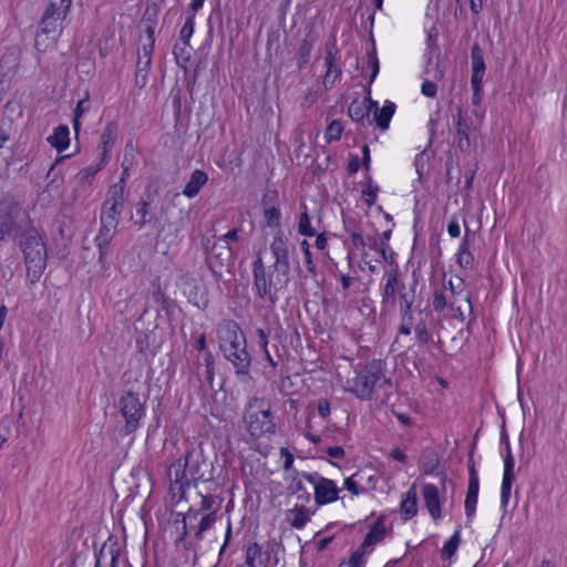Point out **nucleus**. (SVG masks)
I'll return each mask as SVG.
<instances>
[{
  "label": "nucleus",
  "instance_id": "obj_1",
  "mask_svg": "<svg viewBox=\"0 0 567 567\" xmlns=\"http://www.w3.org/2000/svg\"><path fill=\"white\" fill-rule=\"evenodd\" d=\"M270 251L275 258L271 274L266 272L260 256H257L252 262V288L260 301L274 307L290 282L291 261L298 257V254L296 245L285 239L281 231L274 237Z\"/></svg>",
  "mask_w": 567,
  "mask_h": 567
},
{
  "label": "nucleus",
  "instance_id": "obj_40",
  "mask_svg": "<svg viewBox=\"0 0 567 567\" xmlns=\"http://www.w3.org/2000/svg\"><path fill=\"white\" fill-rule=\"evenodd\" d=\"M391 230H385L380 237V245H379V252L381 257L390 262V265L394 264V252L390 248V246L386 244V241L391 238Z\"/></svg>",
  "mask_w": 567,
  "mask_h": 567
},
{
  "label": "nucleus",
  "instance_id": "obj_17",
  "mask_svg": "<svg viewBox=\"0 0 567 567\" xmlns=\"http://www.w3.org/2000/svg\"><path fill=\"white\" fill-rule=\"evenodd\" d=\"M471 59H472V78L471 84H474L476 87L480 83H483V78L485 74L486 65L484 61L483 50L478 43H474L471 50Z\"/></svg>",
  "mask_w": 567,
  "mask_h": 567
},
{
  "label": "nucleus",
  "instance_id": "obj_16",
  "mask_svg": "<svg viewBox=\"0 0 567 567\" xmlns=\"http://www.w3.org/2000/svg\"><path fill=\"white\" fill-rule=\"evenodd\" d=\"M370 106L373 110V121L381 131H385L389 127L390 121L395 112V104L391 101H385L384 105L379 109L378 103L368 100Z\"/></svg>",
  "mask_w": 567,
  "mask_h": 567
},
{
  "label": "nucleus",
  "instance_id": "obj_63",
  "mask_svg": "<svg viewBox=\"0 0 567 567\" xmlns=\"http://www.w3.org/2000/svg\"><path fill=\"white\" fill-rule=\"evenodd\" d=\"M199 287L195 286L189 292V301L200 309H206L208 306V299L205 296H198Z\"/></svg>",
  "mask_w": 567,
  "mask_h": 567
},
{
  "label": "nucleus",
  "instance_id": "obj_21",
  "mask_svg": "<svg viewBox=\"0 0 567 567\" xmlns=\"http://www.w3.org/2000/svg\"><path fill=\"white\" fill-rule=\"evenodd\" d=\"M136 347L145 360L153 358L157 348L154 331L146 330L138 332Z\"/></svg>",
  "mask_w": 567,
  "mask_h": 567
},
{
  "label": "nucleus",
  "instance_id": "obj_6",
  "mask_svg": "<svg viewBox=\"0 0 567 567\" xmlns=\"http://www.w3.org/2000/svg\"><path fill=\"white\" fill-rule=\"evenodd\" d=\"M117 406L125 421L124 433L132 434L140 427V422L145 416V402L141 401L137 393L128 390L120 398Z\"/></svg>",
  "mask_w": 567,
  "mask_h": 567
},
{
  "label": "nucleus",
  "instance_id": "obj_41",
  "mask_svg": "<svg viewBox=\"0 0 567 567\" xmlns=\"http://www.w3.org/2000/svg\"><path fill=\"white\" fill-rule=\"evenodd\" d=\"M152 52L150 45H142L138 50L136 70L148 72L152 62Z\"/></svg>",
  "mask_w": 567,
  "mask_h": 567
},
{
  "label": "nucleus",
  "instance_id": "obj_56",
  "mask_svg": "<svg viewBox=\"0 0 567 567\" xmlns=\"http://www.w3.org/2000/svg\"><path fill=\"white\" fill-rule=\"evenodd\" d=\"M415 334L421 344H429L432 341V336L427 331L426 324L424 321H420L415 326Z\"/></svg>",
  "mask_w": 567,
  "mask_h": 567
},
{
  "label": "nucleus",
  "instance_id": "obj_47",
  "mask_svg": "<svg viewBox=\"0 0 567 567\" xmlns=\"http://www.w3.org/2000/svg\"><path fill=\"white\" fill-rule=\"evenodd\" d=\"M300 248L305 255V264H306L308 272L312 276H316V274H317L316 265L312 259V254L310 251V244L308 243V240L303 239L300 244Z\"/></svg>",
  "mask_w": 567,
  "mask_h": 567
},
{
  "label": "nucleus",
  "instance_id": "obj_53",
  "mask_svg": "<svg viewBox=\"0 0 567 567\" xmlns=\"http://www.w3.org/2000/svg\"><path fill=\"white\" fill-rule=\"evenodd\" d=\"M437 30L436 28H432L426 37V45L429 49V56H427V65L431 63L434 52L439 50L436 45V39H437Z\"/></svg>",
  "mask_w": 567,
  "mask_h": 567
},
{
  "label": "nucleus",
  "instance_id": "obj_30",
  "mask_svg": "<svg viewBox=\"0 0 567 567\" xmlns=\"http://www.w3.org/2000/svg\"><path fill=\"white\" fill-rule=\"evenodd\" d=\"M369 97H365L363 101L354 100L350 103L348 107L349 116L355 121L360 122L365 116L369 118V114L372 111V106L368 103Z\"/></svg>",
  "mask_w": 567,
  "mask_h": 567
},
{
  "label": "nucleus",
  "instance_id": "obj_31",
  "mask_svg": "<svg viewBox=\"0 0 567 567\" xmlns=\"http://www.w3.org/2000/svg\"><path fill=\"white\" fill-rule=\"evenodd\" d=\"M123 206L118 205H106V203H103L101 208V216H100V223L104 224H111V226H118L120 224V216L123 212Z\"/></svg>",
  "mask_w": 567,
  "mask_h": 567
},
{
  "label": "nucleus",
  "instance_id": "obj_50",
  "mask_svg": "<svg viewBox=\"0 0 567 567\" xmlns=\"http://www.w3.org/2000/svg\"><path fill=\"white\" fill-rule=\"evenodd\" d=\"M204 362H205L204 377H205L206 382L212 388L213 381H214V375H215V369H214L215 361H214V357L210 352L205 353Z\"/></svg>",
  "mask_w": 567,
  "mask_h": 567
},
{
  "label": "nucleus",
  "instance_id": "obj_34",
  "mask_svg": "<svg viewBox=\"0 0 567 567\" xmlns=\"http://www.w3.org/2000/svg\"><path fill=\"white\" fill-rule=\"evenodd\" d=\"M434 155L435 150L432 148V144H427V146L416 155L414 166L420 179L422 178L425 167Z\"/></svg>",
  "mask_w": 567,
  "mask_h": 567
},
{
  "label": "nucleus",
  "instance_id": "obj_38",
  "mask_svg": "<svg viewBox=\"0 0 567 567\" xmlns=\"http://www.w3.org/2000/svg\"><path fill=\"white\" fill-rule=\"evenodd\" d=\"M90 110V99H89V92L85 93V96L81 99L76 107L74 110V118H73V127L75 131V137H79V130H80V117L86 113Z\"/></svg>",
  "mask_w": 567,
  "mask_h": 567
},
{
  "label": "nucleus",
  "instance_id": "obj_29",
  "mask_svg": "<svg viewBox=\"0 0 567 567\" xmlns=\"http://www.w3.org/2000/svg\"><path fill=\"white\" fill-rule=\"evenodd\" d=\"M72 0H49L44 14L64 20L70 11Z\"/></svg>",
  "mask_w": 567,
  "mask_h": 567
},
{
  "label": "nucleus",
  "instance_id": "obj_7",
  "mask_svg": "<svg viewBox=\"0 0 567 567\" xmlns=\"http://www.w3.org/2000/svg\"><path fill=\"white\" fill-rule=\"evenodd\" d=\"M300 476L313 485L315 502L318 506L333 503L339 498L340 489L332 480L323 477L317 472H302Z\"/></svg>",
  "mask_w": 567,
  "mask_h": 567
},
{
  "label": "nucleus",
  "instance_id": "obj_5",
  "mask_svg": "<svg viewBox=\"0 0 567 567\" xmlns=\"http://www.w3.org/2000/svg\"><path fill=\"white\" fill-rule=\"evenodd\" d=\"M381 380L390 384V380L384 375V362L382 360H372L358 372L351 391L360 400H371L374 388Z\"/></svg>",
  "mask_w": 567,
  "mask_h": 567
},
{
  "label": "nucleus",
  "instance_id": "obj_13",
  "mask_svg": "<svg viewBox=\"0 0 567 567\" xmlns=\"http://www.w3.org/2000/svg\"><path fill=\"white\" fill-rule=\"evenodd\" d=\"M223 354L225 359L233 364L235 373L239 380L250 378L251 357L247 348L241 349L240 351H237V349L230 350V352Z\"/></svg>",
  "mask_w": 567,
  "mask_h": 567
},
{
  "label": "nucleus",
  "instance_id": "obj_37",
  "mask_svg": "<svg viewBox=\"0 0 567 567\" xmlns=\"http://www.w3.org/2000/svg\"><path fill=\"white\" fill-rule=\"evenodd\" d=\"M461 544L460 529H456L455 533L451 536V538L444 544L441 550L442 559L446 560L454 556L458 546Z\"/></svg>",
  "mask_w": 567,
  "mask_h": 567
},
{
  "label": "nucleus",
  "instance_id": "obj_60",
  "mask_svg": "<svg viewBox=\"0 0 567 567\" xmlns=\"http://www.w3.org/2000/svg\"><path fill=\"white\" fill-rule=\"evenodd\" d=\"M337 53V44L336 40H333L327 44V54L324 56V64L327 68H329V71H331V65L336 64Z\"/></svg>",
  "mask_w": 567,
  "mask_h": 567
},
{
  "label": "nucleus",
  "instance_id": "obj_28",
  "mask_svg": "<svg viewBox=\"0 0 567 567\" xmlns=\"http://www.w3.org/2000/svg\"><path fill=\"white\" fill-rule=\"evenodd\" d=\"M480 491V481L468 480V488L464 502L465 514L468 519L473 517L476 509Z\"/></svg>",
  "mask_w": 567,
  "mask_h": 567
},
{
  "label": "nucleus",
  "instance_id": "obj_25",
  "mask_svg": "<svg viewBox=\"0 0 567 567\" xmlns=\"http://www.w3.org/2000/svg\"><path fill=\"white\" fill-rule=\"evenodd\" d=\"M59 21H62V20L43 13L41 21H40V25H39V31L37 32V35H35L34 44L38 50H42L41 49V45H42L41 39L43 35H49L51 33L56 32Z\"/></svg>",
  "mask_w": 567,
  "mask_h": 567
},
{
  "label": "nucleus",
  "instance_id": "obj_24",
  "mask_svg": "<svg viewBox=\"0 0 567 567\" xmlns=\"http://www.w3.org/2000/svg\"><path fill=\"white\" fill-rule=\"evenodd\" d=\"M207 181L208 176L204 171L195 169L192 173L189 181L186 183L183 194L188 198L195 197Z\"/></svg>",
  "mask_w": 567,
  "mask_h": 567
},
{
  "label": "nucleus",
  "instance_id": "obj_32",
  "mask_svg": "<svg viewBox=\"0 0 567 567\" xmlns=\"http://www.w3.org/2000/svg\"><path fill=\"white\" fill-rule=\"evenodd\" d=\"M187 468V460L186 456L184 458H178L168 467V477L169 481L174 482V485L177 486L179 482H190L186 476Z\"/></svg>",
  "mask_w": 567,
  "mask_h": 567
},
{
  "label": "nucleus",
  "instance_id": "obj_27",
  "mask_svg": "<svg viewBox=\"0 0 567 567\" xmlns=\"http://www.w3.org/2000/svg\"><path fill=\"white\" fill-rule=\"evenodd\" d=\"M420 466L426 475L434 473L440 465V456L434 449L426 447L422 451L420 457Z\"/></svg>",
  "mask_w": 567,
  "mask_h": 567
},
{
  "label": "nucleus",
  "instance_id": "obj_51",
  "mask_svg": "<svg viewBox=\"0 0 567 567\" xmlns=\"http://www.w3.org/2000/svg\"><path fill=\"white\" fill-rule=\"evenodd\" d=\"M70 131L68 125H59L54 128L52 135L47 137L45 142H70Z\"/></svg>",
  "mask_w": 567,
  "mask_h": 567
},
{
  "label": "nucleus",
  "instance_id": "obj_62",
  "mask_svg": "<svg viewBox=\"0 0 567 567\" xmlns=\"http://www.w3.org/2000/svg\"><path fill=\"white\" fill-rule=\"evenodd\" d=\"M169 493L173 497H178V501L185 498L186 488L189 486L190 482H179L177 486L174 485V482L169 481Z\"/></svg>",
  "mask_w": 567,
  "mask_h": 567
},
{
  "label": "nucleus",
  "instance_id": "obj_54",
  "mask_svg": "<svg viewBox=\"0 0 567 567\" xmlns=\"http://www.w3.org/2000/svg\"><path fill=\"white\" fill-rule=\"evenodd\" d=\"M202 513L199 508L195 509L189 507L186 514H178L181 516V522L183 523V532L177 542H183L187 536V518H197V516Z\"/></svg>",
  "mask_w": 567,
  "mask_h": 567
},
{
  "label": "nucleus",
  "instance_id": "obj_9",
  "mask_svg": "<svg viewBox=\"0 0 567 567\" xmlns=\"http://www.w3.org/2000/svg\"><path fill=\"white\" fill-rule=\"evenodd\" d=\"M206 262L216 280L221 279L223 269L231 261V248L227 245L214 243L210 247L205 245Z\"/></svg>",
  "mask_w": 567,
  "mask_h": 567
},
{
  "label": "nucleus",
  "instance_id": "obj_15",
  "mask_svg": "<svg viewBox=\"0 0 567 567\" xmlns=\"http://www.w3.org/2000/svg\"><path fill=\"white\" fill-rule=\"evenodd\" d=\"M424 504L431 515L436 520L441 517V499L439 488L433 484H425L422 487Z\"/></svg>",
  "mask_w": 567,
  "mask_h": 567
},
{
  "label": "nucleus",
  "instance_id": "obj_59",
  "mask_svg": "<svg viewBox=\"0 0 567 567\" xmlns=\"http://www.w3.org/2000/svg\"><path fill=\"white\" fill-rule=\"evenodd\" d=\"M199 367L200 364L198 363L196 370L188 378V388L195 393H199L200 389L203 388V380L200 378Z\"/></svg>",
  "mask_w": 567,
  "mask_h": 567
},
{
  "label": "nucleus",
  "instance_id": "obj_42",
  "mask_svg": "<svg viewBox=\"0 0 567 567\" xmlns=\"http://www.w3.org/2000/svg\"><path fill=\"white\" fill-rule=\"evenodd\" d=\"M287 489L289 494L297 495L301 503H309L311 499V495L306 491L301 480H293Z\"/></svg>",
  "mask_w": 567,
  "mask_h": 567
},
{
  "label": "nucleus",
  "instance_id": "obj_39",
  "mask_svg": "<svg viewBox=\"0 0 567 567\" xmlns=\"http://www.w3.org/2000/svg\"><path fill=\"white\" fill-rule=\"evenodd\" d=\"M303 208L305 210L300 214L298 220V233L305 237H313L317 235V230L311 226L307 207L303 206Z\"/></svg>",
  "mask_w": 567,
  "mask_h": 567
},
{
  "label": "nucleus",
  "instance_id": "obj_44",
  "mask_svg": "<svg viewBox=\"0 0 567 567\" xmlns=\"http://www.w3.org/2000/svg\"><path fill=\"white\" fill-rule=\"evenodd\" d=\"M216 522V512L213 511L206 514L199 522L198 528L195 533V539L200 540L203 538V533L208 530Z\"/></svg>",
  "mask_w": 567,
  "mask_h": 567
},
{
  "label": "nucleus",
  "instance_id": "obj_14",
  "mask_svg": "<svg viewBox=\"0 0 567 567\" xmlns=\"http://www.w3.org/2000/svg\"><path fill=\"white\" fill-rule=\"evenodd\" d=\"M131 219L138 227V229L151 226L156 228L158 231V220L155 217L154 209L152 208L151 203L143 198L137 202L135 206V215H132Z\"/></svg>",
  "mask_w": 567,
  "mask_h": 567
},
{
  "label": "nucleus",
  "instance_id": "obj_18",
  "mask_svg": "<svg viewBox=\"0 0 567 567\" xmlns=\"http://www.w3.org/2000/svg\"><path fill=\"white\" fill-rule=\"evenodd\" d=\"M217 332L219 349L224 346H227L228 342L238 340V338L240 339L243 336H245L239 324L231 319L223 320L218 326Z\"/></svg>",
  "mask_w": 567,
  "mask_h": 567
},
{
  "label": "nucleus",
  "instance_id": "obj_57",
  "mask_svg": "<svg viewBox=\"0 0 567 567\" xmlns=\"http://www.w3.org/2000/svg\"><path fill=\"white\" fill-rule=\"evenodd\" d=\"M117 133H118V125L114 122L107 123V125L105 126V128L102 133L101 142L115 141L118 137Z\"/></svg>",
  "mask_w": 567,
  "mask_h": 567
},
{
  "label": "nucleus",
  "instance_id": "obj_33",
  "mask_svg": "<svg viewBox=\"0 0 567 567\" xmlns=\"http://www.w3.org/2000/svg\"><path fill=\"white\" fill-rule=\"evenodd\" d=\"M413 277H414V279H413V282H412L410 289L406 290V287L404 286V290L402 289L396 297L400 310L412 308V306L415 301V288L417 285L416 270L413 271Z\"/></svg>",
  "mask_w": 567,
  "mask_h": 567
},
{
  "label": "nucleus",
  "instance_id": "obj_26",
  "mask_svg": "<svg viewBox=\"0 0 567 567\" xmlns=\"http://www.w3.org/2000/svg\"><path fill=\"white\" fill-rule=\"evenodd\" d=\"M256 560H259V564L266 567L269 560V553L262 551V548L258 543H252L246 549L245 564L247 567H257Z\"/></svg>",
  "mask_w": 567,
  "mask_h": 567
},
{
  "label": "nucleus",
  "instance_id": "obj_20",
  "mask_svg": "<svg viewBox=\"0 0 567 567\" xmlns=\"http://www.w3.org/2000/svg\"><path fill=\"white\" fill-rule=\"evenodd\" d=\"M400 511L404 520H409L417 514V493L415 484L403 494Z\"/></svg>",
  "mask_w": 567,
  "mask_h": 567
},
{
  "label": "nucleus",
  "instance_id": "obj_46",
  "mask_svg": "<svg viewBox=\"0 0 567 567\" xmlns=\"http://www.w3.org/2000/svg\"><path fill=\"white\" fill-rule=\"evenodd\" d=\"M343 125L340 121H332L326 131L327 142H333L341 138Z\"/></svg>",
  "mask_w": 567,
  "mask_h": 567
},
{
  "label": "nucleus",
  "instance_id": "obj_3",
  "mask_svg": "<svg viewBox=\"0 0 567 567\" xmlns=\"http://www.w3.org/2000/svg\"><path fill=\"white\" fill-rule=\"evenodd\" d=\"M32 224L29 213L14 196L7 194L0 199V243L7 236L13 239Z\"/></svg>",
  "mask_w": 567,
  "mask_h": 567
},
{
  "label": "nucleus",
  "instance_id": "obj_12",
  "mask_svg": "<svg viewBox=\"0 0 567 567\" xmlns=\"http://www.w3.org/2000/svg\"><path fill=\"white\" fill-rule=\"evenodd\" d=\"M118 226H111V224H101L99 233L94 239V243L99 249V264L105 267L107 256L110 254L111 241L114 238Z\"/></svg>",
  "mask_w": 567,
  "mask_h": 567
},
{
  "label": "nucleus",
  "instance_id": "obj_55",
  "mask_svg": "<svg viewBox=\"0 0 567 567\" xmlns=\"http://www.w3.org/2000/svg\"><path fill=\"white\" fill-rule=\"evenodd\" d=\"M153 300L155 303L159 305L161 308L165 311H169L171 307L173 306V300L168 298L161 288L156 289L153 292Z\"/></svg>",
  "mask_w": 567,
  "mask_h": 567
},
{
  "label": "nucleus",
  "instance_id": "obj_8",
  "mask_svg": "<svg viewBox=\"0 0 567 567\" xmlns=\"http://www.w3.org/2000/svg\"><path fill=\"white\" fill-rule=\"evenodd\" d=\"M385 284L381 289V312L386 313L392 311L396 305V297L403 289L405 284L400 278L398 266L385 272Z\"/></svg>",
  "mask_w": 567,
  "mask_h": 567
},
{
  "label": "nucleus",
  "instance_id": "obj_10",
  "mask_svg": "<svg viewBox=\"0 0 567 567\" xmlns=\"http://www.w3.org/2000/svg\"><path fill=\"white\" fill-rule=\"evenodd\" d=\"M185 456L190 481L196 484L199 481L207 482L213 478L209 472L212 465L204 460L202 452L192 449L186 452Z\"/></svg>",
  "mask_w": 567,
  "mask_h": 567
},
{
  "label": "nucleus",
  "instance_id": "obj_11",
  "mask_svg": "<svg viewBox=\"0 0 567 567\" xmlns=\"http://www.w3.org/2000/svg\"><path fill=\"white\" fill-rule=\"evenodd\" d=\"M94 567H117L120 559V547L116 538L112 536L102 545L99 550H95Z\"/></svg>",
  "mask_w": 567,
  "mask_h": 567
},
{
  "label": "nucleus",
  "instance_id": "obj_61",
  "mask_svg": "<svg viewBox=\"0 0 567 567\" xmlns=\"http://www.w3.org/2000/svg\"><path fill=\"white\" fill-rule=\"evenodd\" d=\"M369 550L367 548H363L361 545L349 558L348 566L349 567H362L363 566V556Z\"/></svg>",
  "mask_w": 567,
  "mask_h": 567
},
{
  "label": "nucleus",
  "instance_id": "obj_58",
  "mask_svg": "<svg viewBox=\"0 0 567 567\" xmlns=\"http://www.w3.org/2000/svg\"><path fill=\"white\" fill-rule=\"evenodd\" d=\"M360 473H355L352 476L344 480V487L352 494V495H359L360 493L364 492V488H361L359 486L358 477H360Z\"/></svg>",
  "mask_w": 567,
  "mask_h": 567
},
{
  "label": "nucleus",
  "instance_id": "obj_52",
  "mask_svg": "<svg viewBox=\"0 0 567 567\" xmlns=\"http://www.w3.org/2000/svg\"><path fill=\"white\" fill-rule=\"evenodd\" d=\"M378 192H379V186L372 185L371 182H369L368 186L362 189L363 200L369 207H371L375 204Z\"/></svg>",
  "mask_w": 567,
  "mask_h": 567
},
{
  "label": "nucleus",
  "instance_id": "obj_19",
  "mask_svg": "<svg viewBox=\"0 0 567 567\" xmlns=\"http://www.w3.org/2000/svg\"><path fill=\"white\" fill-rule=\"evenodd\" d=\"M305 504L306 503L297 504L292 509L286 513L287 522L296 529L303 528L315 514V511L307 508Z\"/></svg>",
  "mask_w": 567,
  "mask_h": 567
},
{
  "label": "nucleus",
  "instance_id": "obj_4",
  "mask_svg": "<svg viewBox=\"0 0 567 567\" xmlns=\"http://www.w3.org/2000/svg\"><path fill=\"white\" fill-rule=\"evenodd\" d=\"M244 421L250 435L256 439L276 431L270 402L266 399H250L245 409Z\"/></svg>",
  "mask_w": 567,
  "mask_h": 567
},
{
  "label": "nucleus",
  "instance_id": "obj_22",
  "mask_svg": "<svg viewBox=\"0 0 567 567\" xmlns=\"http://www.w3.org/2000/svg\"><path fill=\"white\" fill-rule=\"evenodd\" d=\"M385 517L380 516L373 526L370 528L368 534L365 535L363 543L361 544L363 548L368 550H372L373 546L380 542H382L386 535L385 528Z\"/></svg>",
  "mask_w": 567,
  "mask_h": 567
},
{
  "label": "nucleus",
  "instance_id": "obj_48",
  "mask_svg": "<svg viewBox=\"0 0 567 567\" xmlns=\"http://www.w3.org/2000/svg\"><path fill=\"white\" fill-rule=\"evenodd\" d=\"M261 206L264 208H270L271 206H279V193L277 189L267 188L262 195Z\"/></svg>",
  "mask_w": 567,
  "mask_h": 567
},
{
  "label": "nucleus",
  "instance_id": "obj_35",
  "mask_svg": "<svg viewBox=\"0 0 567 567\" xmlns=\"http://www.w3.org/2000/svg\"><path fill=\"white\" fill-rule=\"evenodd\" d=\"M474 260V257L472 252L470 251V244H468V228L466 227V234L463 238V241L460 246L458 252H457V264L462 268H468Z\"/></svg>",
  "mask_w": 567,
  "mask_h": 567
},
{
  "label": "nucleus",
  "instance_id": "obj_43",
  "mask_svg": "<svg viewBox=\"0 0 567 567\" xmlns=\"http://www.w3.org/2000/svg\"><path fill=\"white\" fill-rule=\"evenodd\" d=\"M264 217L266 220V225L270 228H279L280 227V219H281V212L278 207L271 206L270 208H264Z\"/></svg>",
  "mask_w": 567,
  "mask_h": 567
},
{
  "label": "nucleus",
  "instance_id": "obj_45",
  "mask_svg": "<svg viewBox=\"0 0 567 567\" xmlns=\"http://www.w3.org/2000/svg\"><path fill=\"white\" fill-rule=\"evenodd\" d=\"M341 74L342 71L337 64L331 65V71H329V68H327V72L323 76V85L326 90L331 89L336 81L340 79Z\"/></svg>",
  "mask_w": 567,
  "mask_h": 567
},
{
  "label": "nucleus",
  "instance_id": "obj_2",
  "mask_svg": "<svg viewBox=\"0 0 567 567\" xmlns=\"http://www.w3.org/2000/svg\"><path fill=\"white\" fill-rule=\"evenodd\" d=\"M12 240L23 255L27 277L35 284L43 275L48 262V250L42 235L32 224Z\"/></svg>",
  "mask_w": 567,
  "mask_h": 567
},
{
  "label": "nucleus",
  "instance_id": "obj_36",
  "mask_svg": "<svg viewBox=\"0 0 567 567\" xmlns=\"http://www.w3.org/2000/svg\"><path fill=\"white\" fill-rule=\"evenodd\" d=\"M124 184L116 183L113 184L107 192V197L104 200L106 205H118L124 207Z\"/></svg>",
  "mask_w": 567,
  "mask_h": 567
},
{
  "label": "nucleus",
  "instance_id": "obj_23",
  "mask_svg": "<svg viewBox=\"0 0 567 567\" xmlns=\"http://www.w3.org/2000/svg\"><path fill=\"white\" fill-rule=\"evenodd\" d=\"M317 39L312 35L311 32L307 33V35L301 40L296 58L298 70L305 69L309 63L311 51Z\"/></svg>",
  "mask_w": 567,
  "mask_h": 567
},
{
  "label": "nucleus",
  "instance_id": "obj_49",
  "mask_svg": "<svg viewBox=\"0 0 567 567\" xmlns=\"http://www.w3.org/2000/svg\"><path fill=\"white\" fill-rule=\"evenodd\" d=\"M194 25H195V18H194V14H190L186 19V21L179 32V38L185 45H187L189 43V39L194 32Z\"/></svg>",
  "mask_w": 567,
  "mask_h": 567
},
{
  "label": "nucleus",
  "instance_id": "obj_64",
  "mask_svg": "<svg viewBox=\"0 0 567 567\" xmlns=\"http://www.w3.org/2000/svg\"><path fill=\"white\" fill-rule=\"evenodd\" d=\"M433 309L441 312L447 306L446 297L442 290H435L432 300Z\"/></svg>",
  "mask_w": 567,
  "mask_h": 567
}]
</instances>
